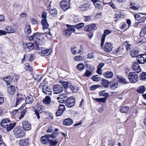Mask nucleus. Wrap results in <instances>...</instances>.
<instances>
[{
    "instance_id": "nucleus-1",
    "label": "nucleus",
    "mask_w": 146,
    "mask_h": 146,
    "mask_svg": "<svg viewBox=\"0 0 146 146\" xmlns=\"http://www.w3.org/2000/svg\"><path fill=\"white\" fill-rule=\"evenodd\" d=\"M13 132L15 136L17 138H21L25 135V133L21 127H17L13 130Z\"/></svg>"
},
{
    "instance_id": "nucleus-2",
    "label": "nucleus",
    "mask_w": 146,
    "mask_h": 146,
    "mask_svg": "<svg viewBox=\"0 0 146 146\" xmlns=\"http://www.w3.org/2000/svg\"><path fill=\"white\" fill-rule=\"evenodd\" d=\"M41 35L37 33H34L33 34L29 37V40L30 41L33 40L36 43H39L41 41Z\"/></svg>"
},
{
    "instance_id": "nucleus-3",
    "label": "nucleus",
    "mask_w": 146,
    "mask_h": 146,
    "mask_svg": "<svg viewBox=\"0 0 146 146\" xmlns=\"http://www.w3.org/2000/svg\"><path fill=\"white\" fill-rule=\"evenodd\" d=\"M128 77L129 81L131 83H135L138 80V76L135 72H130L128 74Z\"/></svg>"
},
{
    "instance_id": "nucleus-4",
    "label": "nucleus",
    "mask_w": 146,
    "mask_h": 146,
    "mask_svg": "<svg viewBox=\"0 0 146 146\" xmlns=\"http://www.w3.org/2000/svg\"><path fill=\"white\" fill-rule=\"evenodd\" d=\"M50 138L54 139L55 137L52 134L46 135L41 137L40 140L42 143L46 144L48 143Z\"/></svg>"
},
{
    "instance_id": "nucleus-5",
    "label": "nucleus",
    "mask_w": 146,
    "mask_h": 146,
    "mask_svg": "<svg viewBox=\"0 0 146 146\" xmlns=\"http://www.w3.org/2000/svg\"><path fill=\"white\" fill-rule=\"evenodd\" d=\"M70 0H63L60 3L61 8L64 11H66L70 7Z\"/></svg>"
},
{
    "instance_id": "nucleus-6",
    "label": "nucleus",
    "mask_w": 146,
    "mask_h": 146,
    "mask_svg": "<svg viewBox=\"0 0 146 146\" xmlns=\"http://www.w3.org/2000/svg\"><path fill=\"white\" fill-rule=\"evenodd\" d=\"M75 103V99L72 96L68 98L66 100L65 105L68 108L72 107L74 105Z\"/></svg>"
},
{
    "instance_id": "nucleus-7",
    "label": "nucleus",
    "mask_w": 146,
    "mask_h": 146,
    "mask_svg": "<svg viewBox=\"0 0 146 146\" xmlns=\"http://www.w3.org/2000/svg\"><path fill=\"white\" fill-rule=\"evenodd\" d=\"M40 86L42 87V92L45 94L49 95H50L52 94V90L47 86L44 85L43 83H41Z\"/></svg>"
},
{
    "instance_id": "nucleus-8",
    "label": "nucleus",
    "mask_w": 146,
    "mask_h": 146,
    "mask_svg": "<svg viewBox=\"0 0 146 146\" xmlns=\"http://www.w3.org/2000/svg\"><path fill=\"white\" fill-rule=\"evenodd\" d=\"M113 46L112 44L110 42L105 43L104 47V50L107 52H110L112 50Z\"/></svg>"
},
{
    "instance_id": "nucleus-9",
    "label": "nucleus",
    "mask_w": 146,
    "mask_h": 146,
    "mask_svg": "<svg viewBox=\"0 0 146 146\" xmlns=\"http://www.w3.org/2000/svg\"><path fill=\"white\" fill-rule=\"evenodd\" d=\"M112 31L111 30L106 29L104 31V33L102 35V37L101 40V46L102 47L104 44L105 42V38L108 35L111 33Z\"/></svg>"
},
{
    "instance_id": "nucleus-10",
    "label": "nucleus",
    "mask_w": 146,
    "mask_h": 146,
    "mask_svg": "<svg viewBox=\"0 0 146 146\" xmlns=\"http://www.w3.org/2000/svg\"><path fill=\"white\" fill-rule=\"evenodd\" d=\"M63 88L60 85L57 84L54 85L53 87V90L54 94H58L63 91Z\"/></svg>"
},
{
    "instance_id": "nucleus-11",
    "label": "nucleus",
    "mask_w": 146,
    "mask_h": 146,
    "mask_svg": "<svg viewBox=\"0 0 146 146\" xmlns=\"http://www.w3.org/2000/svg\"><path fill=\"white\" fill-rule=\"evenodd\" d=\"M23 129L26 131H28L31 129V125L30 123L27 121H23L22 122Z\"/></svg>"
},
{
    "instance_id": "nucleus-12",
    "label": "nucleus",
    "mask_w": 146,
    "mask_h": 146,
    "mask_svg": "<svg viewBox=\"0 0 146 146\" xmlns=\"http://www.w3.org/2000/svg\"><path fill=\"white\" fill-rule=\"evenodd\" d=\"M67 97L66 94H62L59 95L57 98L59 102L61 103H63L64 102Z\"/></svg>"
},
{
    "instance_id": "nucleus-13",
    "label": "nucleus",
    "mask_w": 146,
    "mask_h": 146,
    "mask_svg": "<svg viewBox=\"0 0 146 146\" xmlns=\"http://www.w3.org/2000/svg\"><path fill=\"white\" fill-rule=\"evenodd\" d=\"M24 46L25 50L26 52H29L35 48L34 44L31 43L25 44Z\"/></svg>"
},
{
    "instance_id": "nucleus-14",
    "label": "nucleus",
    "mask_w": 146,
    "mask_h": 146,
    "mask_svg": "<svg viewBox=\"0 0 146 146\" xmlns=\"http://www.w3.org/2000/svg\"><path fill=\"white\" fill-rule=\"evenodd\" d=\"M52 51L51 49H45L44 48H41V50L39 51L40 53H41L43 55L48 56L49 55Z\"/></svg>"
},
{
    "instance_id": "nucleus-15",
    "label": "nucleus",
    "mask_w": 146,
    "mask_h": 146,
    "mask_svg": "<svg viewBox=\"0 0 146 146\" xmlns=\"http://www.w3.org/2000/svg\"><path fill=\"white\" fill-rule=\"evenodd\" d=\"M52 2L51 1L50 3L49 6H48L47 8V10L48 11V12L51 15H56L57 13V11L55 9H51V4Z\"/></svg>"
},
{
    "instance_id": "nucleus-16",
    "label": "nucleus",
    "mask_w": 146,
    "mask_h": 146,
    "mask_svg": "<svg viewBox=\"0 0 146 146\" xmlns=\"http://www.w3.org/2000/svg\"><path fill=\"white\" fill-rule=\"evenodd\" d=\"M143 56L145 57L142 56L141 55H139L137 58V61L139 64H143L146 61V58L145 57L146 56L144 55Z\"/></svg>"
},
{
    "instance_id": "nucleus-17",
    "label": "nucleus",
    "mask_w": 146,
    "mask_h": 146,
    "mask_svg": "<svg viewBox=\"0 0 146 146\" xmlns=\"http://www.w3.org/2000/svg\"><path fill=\"white\" fill-rule=\"evenodd\" d=\"M5 30L6 33V35L7 34L13 33L15 32L14 28L10 26H6L5 29Z\"/></svg>"
},
{
    "instance_id": "nucleus-18",
    "label": "nucleus",
    "mask_w": 146,
    "mask_h": 146,
    "mask_svg": "<svg viewBox=\"0 0 146 146\" xmlns=\"http://www.w3.org/2000/svg\"><path fill=\"white\" fill-rule=\"evenodd\" d=\"M132 68L133 70L137 73H139L141 71L140 66L137 62H135L133 64Z\"/></svg>"
},
{
    "instance_id": "nucleus-19",
    "label": "nucleus",
    "mask_w": 146,
    "mask_h": 146,
    "mask_svg": "<svg viewBox=\"0 0 146 146\" xmlns=\"http://www.w3.org/2000/svg\"><path fill=\"white\" fill-rule=\"evenodd\" d=\"M94 70V67L92 68V69L89 68L88 69H86V72L83 75V76L86 77H89L91 76L92 75V72Z\"/></svg>"
},
{
    "instance_id": "nucleus-20",
    "label": "nucleus",
    "mask_w": 146,
    "mask_h": 146,
    "mask_svg": "<svg viewBox=\"0 0 146 146\" xmlns=\"http://www.w3.org/2000/svg\"><path fill=\"white\" fill-rule=\"evenodd\" d=\"M96 26V25L94 23L87 25L85 27V31L88 32L91 31L95 28Z\"/></svg>"
},
{
    "instance_id": "nucleus-21",
    "label": "nucleus",
    "mask_w": 146,
    "mask_h": 146,
    "mask_svg": "<svg viewBox=\"0 0 146 146\" xmlns=\"http://www.w3.org/2000/svg\"><path fill=\"white\" fill-rule=\"evenodd\" d=\"M41 23L42 26V29H48V27L49 26L48 24L47 23L46 19H42L41 20Z\"/></svg>"
},
{
    "instance_id": "nucleus-22",
    "label": "nucleus",
    "mask_w": 146,
    "mask_h": 146,
    "mask_svg": "<svg viewBox=\"0 0 146 146\" xmlns=\"http://www.w3.org/2000/svg\"><path fill=\"white\" fill-rule=\"evenodd\" d=\"M73 123V120L70 118L65 119L63 121V124L65 125L68 126L71 125Z\"/></svg>"
},
{
    "instance_id": "nucleus-23",
    "label": "nucleus",
    "mask_w": 146,
    "mask_h": 146,
    "mask_svg": "<svg viewBox=\"0 0 146 146\" xmlns=\"http://www.w3.org/2000/svg\"><path fill=\"white\" fill-rule=\"evenodd\" d=\"M104 76L107 78H111L113 76V73L111 71H107L103 73Z\"/></svg>"
},
{
    "instance_id": "nucleus-24",
    "label": "nucleus",
    "mask_w": 146,
    "mask_h": 146,
    "mask_svg": "<svg viewBox=\"0 0 146 146\" xmlns=\"http://www.w3.org/2000/svg\"><path fill=\"white\" fill-rule=\"evenodd\" d=\"M7 91L10 95H13L15 92V87L13 85L8 87Z\"/></svg>"
},
{
    "instance_id": "nucleus-25",
    "label": "nucleus",
    "mask_w": 146,
    "mask_h": 146,
    "mask_svg": "<svg viewBox=\"0 0 146 146\" xmlns=\"http://www.w3.org/2000/svg\"><path fill=\"white\" fill-rule=\"evenodd\" d=\"M9 120L6 118L3 119L1 122L0 125L4 128H5L8 124H9Z\"/></svg>"
},
{
    "instance_id": "nucleus-26",
    "label": "nucleus",
    "mask_w": 146,
    "mask_h": 146,
    "mask_svg": "<svg viewBox=\"0 0 146 146\" xmlns=\"http://www.w3.org/2000/svg\"><path fill=\"white\" fill-rule=\"evenodd\" d=\"M42 107L41 106H39V107L35 110V114L36 115L37 118L39 119L40 117L39 113H41L42 112Z\"/></svg>"
},
{
    "instance_id": "nucleus-27",
    "label": "nucleus",
    "mask_w": 146,
    "mask_h": 146,
    "mask_svg": "<svg viewBox=\"0 0 146 146\" xmlns=\"http://www.w3.org/2000/svg\"><path fill=\"white\" fill-rule=\"evenodd\" d=\"M19 144L20 146H28L29 145V139L21 140L19 141Z\"/></svg>"
},
{
    "instance_id": "nucleus-28",
    "label": "nucleus",
    "mask_w": 146,
    "mask_h": 146,
    "mask_svg": "<svg viewBox=\"0 0 146 146\" xmlns=\"http://www.w3.org/2000/svg\"><path fill=\"white\" fill-rule=\"evenodd\" d=\"M25 32L26 35H29L31 32V27L29 25H26L25 28Z\"/></svg>"
},
{
    "instance_id": "nucleus-29",
    "label": "nucleus",
    "mask_w": 146,
    "mask_h": 146,
    "mask_svg": "<svg viewBox=\"0 0 146 146\" xmlns=\"http://www.w3.org/2000/svg\"><path fill=\"white\" fill-rule=\"evenodd\" d=\"M16 124V123L15 122L13 123H11L10 122L9 124H8L5 128H6L7 131H10L15 126Z\"/></svg>"
},
{
    "instance_id": "nucleus-30",
    "label": "nucleus",
    "mask_w": 146,
    "mask_h": 146,
    "mask_svg": "<svg viewBox=\"0 0 146 146\" xmlns=\"http://www.w3.org/2000/svg\"><path fill=\"white\" fill-rule=\"evenodd\" d=\"M90 6V5L88 3L80 5V9L82 11H86L89 8Z\"/></svg>"
},
{
    "instance_id": "nucleus-31",
    "label": "nucleus",
    "mask_w": 146,
    "mask_h": 146,
    "mask_svg": "<svg viewBox=\"0 0 146 146\" xmlns=\"http://www.w3.org/2000/svg\"><path fill=\"white\" fill-rule=\"evenodd\" d=\"M146 88L144 86H139L137 90L138 93L140 94H143L145 91Z\"/></svg>"
},
{
    "instance_id": "nucleus-32",
    "label": "nucleus",
    "mask_w": 146,
    "mask_h": 146,
    "mask_svg": "<svg viewBox=\"0 0 146 146\" xmlns=\"http://www.w3.org/2000/svg\"><path fill=\"white\" fill-rule=\"evenodd\" d=\"M110 84H111L110 87V89L111 90H114L118 87V82L117 81L110 82Z\"/></svg>"
},
{
    "instance_id": "nucleus-33",
    "label": "nucleus",
    "mask_w": 146,
    "mask_h": 146,
    "mask_svg": "<svg viewBox=\"0 0 146 146\" xmlns=\"http://www.w3.org/2000/svg\"><path fill=\"white\" fill-rule=\"evenodd\" d=\"M131 56L132 57H138L139 56V52L136 50H132L130 52Z\"/></svg>"
},
{
    "instance_id": "nucleus-34",
    "label": "nucleus",
    "mask_w": 146,
    "mask_h": 146,
    "mask_svg": "<svg viewBox=\"0 0 146 146\" xmlns=\"http://www.w3.org/2000/svg\"><path fill=\"white\" fill-rule=\"evenodd\" d=\"M34 101L33 97L31 95L28 96L26 98V104H31Z\"/></svg>"
},
{
    "instance_id": "nucleus-35",
    "label": "nucleus",
    "mask_w": 146,
    "mask_h": 146,
    "mask_svg": "<svg viewBox=\"0 0 146 146\" xmlns=\"http://www.w3.org/2000/svg\"><path fill=\"white\" fill-rule=\"evenodd\" d=\"M4 81L6 82L7 85L8 86L11 84L12 82V79L10 76H7L3 78Z\"/></svg>"
},
{
    "instance_id": "nucleus-36",
    "label": "nucleus",
    "mask_w": 146,
    "mask_h": 146,
    "mask_svg": "<svg viewBox=\"0 0 146 146\" xmlns=\"http://www.w3.org/2000/svg\"><path fill=\"white\" fill-rule=\"evenodd\" d=\"M59 82L62 84V86L65 89H67L69 88V86L70 84V82H68L63 81H60Z\"/></svg>"
},
{
    "instance_id": "nucleus-37",
    "label": "nucleus",
    "mask_w": 146,
    "mask_h": 146,
    "mask_svg": "<svg viewBox=\"0 0 146 146\" xmlns=\"http://www.w3.org/2000/svg\"><path fill=\"white\" fill-rule=\"evenodd\" d=\"M118 79L119 82L122 84H126L128 83L127 80L123 77H119Z\"/></svg>"
},
{
    "instance_id": "nucleus-38",
    "label": "nucleus",
    "mask_w": 146,
    "mask_h": 146,
    "mask_svg": "<svg viewBox=\"0 0 146 146\" xmlns=\"http://www.w3.org/2000/svg\"><path fill=\"white\" fill-rule=\"evenodd\" d=\"M67 27L68 29L71 32H73L75 34H78V33L76 32L75 29V25H67Z\"/></svg>"
},
{
    "instance_id": "nucleus-39",
    "label": "nucleus",
    "mask_w": 146,
    "mask_h": 146,
    "mask_svg": "<svg viewBox=\"0 0 146 146\" xmlns=\"http://www.w3.org/2000/svg\"><path fill=\"white\" fill-rule=\"evenodd\" d=\"M51 101V98L48 96H46L43 100V102L45 104H50Z\"/></svg>"
},
{
    "instance_id": "nucleus-40",
    "label": "nucleus",
    "mask_w": 146,
    "mask_h": 146,
    "mask_svg": "<svg viewBox=\"0 0 146 146\" xmlns=\"http://www.w3.org/2000/svg\"><path fill=\"white\" fill-rule=\"evenodd\" d=\"M110 82H109L108 80L104 79L102 80V84L104 87L108 88L110 86Z\"/></svg>"
},
{
    "instance_id": "nucleus-41",
    "label": "nucleus",
    "mask_w": 146,
    "mask_h": 146,
    "mask_svg": "<svg viewBox=\"0 0 146 146\" xmlns=\"http://www.w3.org/2000/svg\"><path fill=\"white\" fill-rule=\"evenodd\" d=\"M58 141L57 140H52L50 139L48 142L49 146H56L58 143Z\"/></svg>"
},
{
    "instance_id": "nucleus-42",
    "label": "nucleus",
    "mask_w": 146,
    "mask_h": 146,
    "mask_svg": "<svg viewBox=\"0 0 146 146\" xmlns=\"http://www.w3.org/2000/svg\"><path fill=\"white\" fill-rule=\"evenodd\" d=\"M129 108L127 106H124L120 109V111L123 113H127L129 111Z\"/></svg>"
},
{
    "instance_id": "nucleus-43",
    "label": "nucleus",
    "mask_w": 146,
    "mask_h": 146,
    "mask_svg": "<svg viewBox=\"0 0 146 146\" xmlns=\"http://www.w3.org/2000/svg\"><path fill=\"white\" fill-rule=\"evenodd\" d=\"M76 67L80 71L83 70L84 68V65L82 63H80L78 64Z\"/></svg>"
},
{
    "instance_id": "nucleus-44",
    "label": "nucleus",
    "mask_w": 146,
    "mask_h": 146,
    "mask_svg": "<svg viewBox=\"0 0 146 146\" xmlns=\"http://www.w3.org/2000/svg\"><path fill=\"white\" fill-rule=\"evenodd\" d=\"M63 33L64 34L67 36H70L72 34L71 32L68 29L64 30L63 31Z\"/></svg>"
},
{
    "instance_id": "nucleus-45",
    "label": "nucleus",
    "mask_w": 146,
    "mask_h": 146,
    "mask_svg": "<svg viewBox=\"0 0 146 146\" xmlns=\"http://www.w3.org/2000/svg\"><path fill=\"white\" fill-rule=\"evenodd\" d=\"M140 79L143 80H145L146 79V73L143 72L141 73L140 75Z\"/></svg>"
},
{
    "instance_id": "nucleus-46",
    "label": "nucleus",
    "mask_w": 146,
    "mask_h": 146,
    "mask_svg": "<svg viewBox=\"0 0 146 146\" xmlns=\"http://www.w3.org/2000/svg\"><path fill=\"white\" fill-rule=\"evenodd\" d=\"M99 95L100 96H105L106 98H107L109 96L108 93L105 92V90L102 91L100 92L99 93Z\"/></svg>"
},
{
    "instance_id": "nucleus-47",
    "label": "nucleus",
    "mask_w": 146,
    "mask_h": 146,
    "mask_svg": "<svg viewBox=\"0 0 146 146\" xmlns=\"http://www.w3.org/2000/svg\"><path fill=\"white\" fill-rule=\"evenodd\" d=\"M84 24L83 23H79L77 25H75V28L78 29H79L82 28L84 27Z\"/></svg>"
},
{
    "instance_id": "nucleus-48",
    "label": "nucleus",
    "mask_w": 146,
    "mask_h": 146,
    "mask_svg": "<svg viewBox=\"0 0 146 146\" xmlns=\"http://www.w3.org/2000/svg\"><path fill=\"white\" fill-rule=\"evenodd\" d=\"M69 88L73 92H75L76 91V87L75 86L72 85L70 83L69 86Z\"/></svg>"
},
{
    "instance_id": "nucleus-49",
    "label": "nucleus",
    "mask_w": 146,
    "mask_h": 146,
    "mask_svg": "<svg viewBox=\"0 0 146 146\" xmlns=\"http://www.w3.org/2000/svg\"><path fill=\"white\" fill-rule=\"evenodd\" d=\"M92 79L94 81L98 82L100 80V78L98 75H95L92 76Z\"/></svg>"
},
{
    "instance_id": "nucleus-50",
    "label": "nucleus",
    "mask_w": 146,
    "mask_h": 146,
    "mask_svg": "<svg viewBox=\"0 0 146 146\" xmlns=\"http://www.w3.org/2000/svg\"><path fill=\"white\" fill-rule=\"evenodd\" d=\"M25 68L26 70L28 71H31L32 68L30 66L29 64L28 63H26L25 65Z\"/></svg>"
},
{
    "instance_id": "nucleus-51",
    "label": "nucleus",
    "mask_w": 146,
    "mask_h": 146,
    "mask_svg": "<svg viewBox=\"0 0 146 146\" xmlns=\"http://www.w3.org/2000/svg\"><path fill=\"white\" fill-rule=\"evenodd\" d=\"M135 41L136 42V44H137L139 45H141L142 43L143 42L142 40H137V37H135L134 38Z\"/></svg>"
},
{
    "instance_id": "nucleus-52",
    "label": "nucleus",
    "mask_w": 146,
    "mask_h": 146,
    "mask_svg": "<svg viewBox=\"0 0 146 146\" xmlns=\"http://www.w3.org/2000/svg\"><path fill=\"white\" fill-rule=\"evenodd\" d=\"M146 19V17L145 16H143L142 17H141L139 19H137L138 20L137 23H140L142 22H144L145 20Z\"/></svg>"
},
{
    "instance_id": "nucleus-53",
    "label": "nucleus",
    "mask_w": 146,
    "mask_h": 146,
    "mask_svg": "<svg viewBox=\"0 0 146 146\" xmlns=\"http://www.w3.org/2000/svg\"><path fill=\"white\" fill-rule=\"evenodd\" d=\"M129 42L128 41H126L124 43V44L127 43V44L125 45L126 49L127 51H129L131 49L130 46L131 45L129 44Z\"/></svg>"
},
{
    "instance_id": "nucleus-54",
    "label": "nucleus",
    "mask_w": 146,
    "mask_h": 146,
    "mask_svg": "<svg viewBox=\"0 0 146 146\" xmlns=\"http://www.w3.org/2000/svg\"><path fill=\"white\" fill-rule=\"evenodd\" d=\"M76 47L74 46H72L71 48L72 53L73 54H75L77 52Z\"/></svg>"
},
{
    "instance_id": "nucleus-55",
    "label": "nucleus",
    "mask_w": 146,
    "mask_h": 146,
    "mask_svg": "<svg viewBox=\"0 0 146 146\" xmlns=\"http://www.w3.org/2000/svg\"><path fill=\"white\" fill-rule=\"evenodd\" d=\"M30 20L32 25H36L38 24L37 21L33 18H31Z\"/></svg>"
},
{
    "instance_id": "nucleus-56",
    "label": "nucleus",
    "mask_w": 146,
    "mask_h": 146,
    "mask_svg": "<svg viewBox=\"0 0 146 146\" xmlns=\"http://www.w3.org/2000/svg\"><path fill=\"white\" fill-rule=\"evenodd\" d=\"M23 99L21 98H19V97L17 98L16 105H17L18 104H20L21 102L22 101Z\"/></svg>"
},
{
    "instance_id": "nucleus-57",
    "label": "nucleus",
    "mask_w": 146,
    "mask_h": 146,
    "mask_svg": "<svg viewBox=\"0 0 146 146\" xmlns=\"http://www.w3.org/2000/svg\"><path fill=\"white\" fill-rule=\"evenodd\" d=\"M99 87L98 85H93L90 88V90H96Z\"/></svg>"
},
{
    "instance_id": "nucleus-58",
    "label": "nucleus",
    "mask_w": 146,
    "mask_h": 146,
    "mask_svg": "<svg viewBox=\"0 0 146 146\" xmlns=\"http://www.w3.org/2000/svg\"><path fill=\"white\" fill-rule=\"evenodd\" d=\"M47 13L45 11H43L41 14L42 19H46Z\"/></svg>"
},
{
    "instance_id": "nucleus-59",
    "label": "nucleus",
    "mask_w": 146,
    "mask_h": 146,
    "mask_svg": "<svg viewBox=\"0 0 146 146\" xmlns=\"http://www.w3.org/2000/svg\"><path fill=\"white\" fill-rule=\"evenodd\" d=\"M63 112V111L62 110L58 109L56 113V115L57 116H60L62 114Z\"/></svg>"
},
{
    "instance_id": "nucleus-60",
    "label": "nucleus",
    "mask_w": 146,
    "mask_h": 146,
    "mask_svg": "<svg viewBox=\"0 0 146 146\" xmlns=\"http://www.w3.org/2000/svg\"><path fill=\"white\" fill-rule=\"evenodd\" d=\"M74 59L76 61H79L83 60V57L80 56H76L74 58Z\"/></svg>"
},
{
    "instance_id": "nucleus-61",
    "label": "nucleus",
    "mask_w": 146,
    "mask_h": 146,
    "mask_svg": "<svg viewBox=\"0 0 146 146\" xmlns=\"http://www.w3.org/2000/svg\"><path fill=\"white\" fill-rule=\"evenodd\" d=\"M33 77L36 81H38L41 78V76L39 75H35Z\"/></svg>"
},
{
    "instance_id": "nucleus-62",
    "label": "nucleus",
    "mask_w": 146,
    "mask_h": 146,
    "mask_svg": "<svg viewBox=\"0 0 146 146\" xmlns=\"http://www.w3.org/2000/svg\"><path fill=\"white\" fill-rule=\"evenodd\" d=\"M94 57V54L92 52L89 53L87 55V58H93Z\"/></svg>"
},
{
    "instance_id": "nucleus-63",
    "label": "nucleus",
    "mask_w": 146,
    "mask_h": 146,
    "mask_svg": "<svg viewBox=\"0 0 146 146\" xmlns=\"http://www.w3.org/2000/svg\"><path fill=\"white\" fill-rule=\"evenodd\" d=\"M38 43H36V42H35L34 44L35 48H34V49L36 50H39L40 51L41 50L39 48L37 44Z\"/></svg>"
},
{
    "instance_id": "nucleus-64",
    "label": "nucleus",
    "mask_w": 146,
    "mask_h": 146,
    "mask_svg": "<svg viewBox=\"0 0 146 146\" xmlns=\"http://www.w3.org/2000/svg\"><path fill=\"white\" fill-rule=\"evenodd\" d=\"M13 6L15 8H18L20 7V5L18 3L15 2L13 4Z\"/></svg>"
}]
</instances>
